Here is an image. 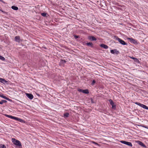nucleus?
I'll list each match as a JSON object with an SVG mask.
<instances>
[{
  "instance_id": "f03ea898",
  "label": "nucleus",
  "mask_w": 148,
  "mask_h": 148,
  "mask_svg": "<svg viewBox=\"0 0 148 148\" xmlns=\"http://www.w3.org/2000/svg\"><path fill=\"white\" fill-rule=\"evenodd\" d=\"M115 40H117L122 45H127V44L124 41L118 38L117 36H115Z\"/></svg>"
},
{
  "instance_id": "4468645a",
  "label": "nucleus",
  "mask_w": 148,
  "mask_h": 148,
  "mask_svg": "<svg viewBox=\"0 0 148 148\" xmlns=\"http://www.w3.org/2000/svg\"><path fill=\"white\" fill-rule=\"evenodd\" d=\"M142 147H146L145 145L140 141H139L137 142Z\"/></svg>"
},
{
  "instance_id": "4be33fe9",
  "label": "nucleus",
  "mask_w": 148,
  "mask_h": 148,
  "mask_svg": "<svg viewBox=\"0 0 148 148\" xmlns=\"http://www.w3.org/2000/svg\"><path fill=\"white\" fill-rule=\"evenodd\" d=\"M0 59L2 61H4L5 59L4 57L0 55Z\"/></svg>"
},
{
  "instance_id": "ddd939ff",
  "label": "nucleus",
  "mask_w": 148,
  "mask_h": 148,
  "mask_svg": "<svg viewBox=\"0 0 148 148\" xmlns=\"http://www.w3.org/2000/svg\"><path fill=\"white\" fill-rule=\"evenodd\" d=\"M100 46L101 47L106 49H108V47L107 45L104 44H101L100 45Z\"/></svg>"
},
{
  "instance_id": "72a5a7b5",
  "label": "nucleus",
  "mask_w": 148,
  "mask_h": 148,
  "mask_svg": "<svg viewBox=\"0 0 148 148\" xmlns=\"http://www.w3.org/2000/svg\"><path fill=\"white\" fill-rule=\"evenodd\" d=\"M2 95H1V94H0V97H1V96Z\"/></svg>"
},
{
  "instance_id": "a878e982",
  "label": "nucleus",
  "mask_w": 148,
  "mask_h": 148,
  "mask_svg": "<svg viewBox=\"0 0 148 148\" xmlns=\"http://www.w3.org/2000/svg\"><path fill=\"white\" fill-rule=\"evenodd\" d=\"M95 82H96L95 81V80H93L91 83V85H94L95 84Z\"/></svg>"
},
{
  "instance_id": "0eeeda50",
  "label": "nucleus",
  "mask_w": 148,
  "mask_h": 148,
  "mask_svg": "<svg viewBox=\"0 0 148 148\" xmlns=\"http://www.w3.org/2000/svg\"><path fill=\"white\" fill-rule=\"evenodd\" d=\"M5 116L8 118L14 119L16 121H17L18 119V117L11 115H8L6 114H5Z\"/></svg>"
},
{
  "instance_id": "39448f33",
  "label": "nucleus",
  "mask_w": 148,
  "mask_h": 148,
  "mask_svg": "<svg viewBox=\"0 0 148 148\" xmlns=\"http://www.w3.org/2000/svg\"><path fill=\"white\" fill-rule=\"evenodd\" d=\"M120 142L126 145H127L132 146V143L131 142H127L126 141H123V140H121L120 141Z\"/></svg>"
},
{
  "instance_id": "1a4fd4ad",
  "label": "nucleus",
  "mask_w": 148,
  "mask_h": 148,
  "mask_svg": "<svg viewBox=\"0 0 148 148\" xmlns=\"http://www.w3.org/2000/svg\"><path fill=\"white\" fill-rule=\"evenodd\" d=\"M25 95H26V96L28 98H29V99H30L31 100L32 99L34 98L33 95L32 94L26 93Z\"/></svg>"
},
{
  "instance_id": "412c9836",
  "label": "nucleus",
  "mask_w": 148,
  "mask_h": 148,
  "mask_svg": "<svg viewBox=\"0 0 148 148\" xmlns=\"http://www.w3.org/2000/svg\"><path fill=\"white\" fill-rule=\"evenodd\" d=\"M3 81H2V83L4 84H5V83H8V82L7 81L5 80L4 79H3Z\"/></svg>"
},
{
  "instance_id": "393cba45",
  "label": "nucleus",
  "mask_w": 148,
  "mask_h": 148,
  "mask_svg": "<svg viewBox=\"0 0 148 148\" xmlns=\"http://www.w3.org/2000/svg\"><path fill=\"white\" fill-rule=\"evenodd\" d=\"M41 14L43 16L45 17L46 16L47 13L45 12L42 13Z\"/></svg>"
},
{
  "instance_id": "a211bd4d",
  "label": "nucleus",
  "mask_w": 148,
  "mask_h": 148,
  "mask_svg": "<svg viewBox=\"0 0 148 148\" xmlns=\"http://www.w3.org/2000/svg\"><path fill=\"white\" fill-rule=\"evenodd\" d=\"M131 58L133 59L134 61L138 63L139 62V61L138 59L134 57H131Z\"/></svg>"
},
{
  "instance_id": "c9c22d12",
  "label": "nucleus",
  "mask_w": 148,
  "mask_h": 148,
  "mask_svg": "<svg viewBox=\"0 0 148 148\" xmlns=\"http://www.w3.org/2000/svg\"><path fill=\"white\" fill-rule=\"evenodd\" d=\"M92 102L93 103V101H92V100H91Z\"/></svg>"
},
{
  "instance_id": "c756f323",
  "label": "nucleus",
  "mask_w": 148,
  "mask_h": 148,
  "mask_svg": "<svg viewBox=\"0 0 148 148\" xmlns=\"http://www.w3.org/2000/svg\"><path fill=\"white\" fill-rule=\"evenodd\" d=\"M3 78L0 77V82L2 83V81H3Z\"/></svg>"
},
{
  "instance_id": "aec40b11",
  "label": "nucleus",
  "mask_w": 148,
  "mask_h": 148,
  "mask_svg": "<svg viewBox=\"0 0 148 148\" xmlns=\"http://www.w3.org/2000/svg\"><path fill=\"white\" fill-rule=\"evenodd\" d=\"M7 101L5 100H2L0 101V104H2L3 103H6L7 102Z\"/></svg>"
},
{
  "instance_id": "f8f14e48",
  "label": "nucleus",
  "mask_w": 148,
  "mask_h": 148,
  "mask_svg": "<svg viewBox=\"0 0 148 148\" xmlns=\"http://www.w3.org/2000/svg\"><path fill=\"white\" fill-rule=\"evenodd\" d=\"M15 41L17 42H19L20 40V37L19 36H16L14 38Z\"/></svg>"
},
{
  "instance_id": "7ed1b4c3",
  "label": "nucleus",
  "mask_w": 148,
  "mask_h": 148,
  "mask_svg": "<svg viewBox=\"0 0 148 148\" xmlns=\"http://www.w3.org/2000/svg\"><path fill=\"white\" fill-rule=\"evenodd\" d=\"M134 103L135 104L139 106L140 107L145 109L148 110V107L138 102H136Z\"/></svg>"
},
{
  "instance_id": "dca6fc26",
  "label": "nucleus",
  "mask_w": 148,
  "mask_h": 148,
  "mask_svg": "<svg viewBox=\"0 0 148 148\" xmlns=\"http://www.w3.org/2000/svg\"><path fill=\"white\" fill-rule=\"evenodd\" d=\"M17 121H18L21 122V123H25L24 121L23 120L21 119H20L18 118Z\"/></svg>"
},
{
  "instance_id": "5701e85b",
  "label": "nucleus",
  "mask_w": 148,
  "mask_h": 148,
  "mask_svg": "<svg viewBox=\"0 0 148 148\" xmlns=\"http://www.w3.org/2000/svg\"><path fill=\"white\" fill-rule=\"evenodd\" d=\"M0 148H6V147L4 145L0 144Z\"/></svg>"
},
{
  "instance_id": "6e6552de",
  "label": "nucleus",
  "mask_w": 148,
  "mask_h": 148,
  "mask_svg": "<svg viewBox=\"0 0 148 148\" xmlns=\"http://www.w3.org/2000/svg\"><path fill=\"white\" fill-rule=\"evenodd\" d=\"M78 90L79 92H82L84 93L88 94L89 93V91L88 89L82 90V89H78Z\"/></svg>"
},
{
  "instance_id": "f257e3e1",
  "label": "nucleus",
  "mask_w": 148,
  "mask_h": 148,
  "mask_svg": "<svg viewBox=\"0 0 148 148\" xmlns=\"http://www.w3.org/2000/svg\"><path fill=\"white\" fill-rule=\"evenodd\" d=\"M12 141L13 144L19 147H22V145L21 143L19 140L16 139L14 138L12 139Z\"/></svg>"
},
{
  "instance_id": "f704fd0d",
  "label": "nucleus",
  "mask_w": 148,
  "mask_h": 148,
  "mask_svg": "<svg viewBox=\"0 0 148 148\" xmlns=\"http://www.w3.org/2000/svg\"><path fill=\"white\" fill-rule=\"evenodd\" d=\"M92 102L93 103V101H92V100H91Z\"/></svg>"
},
{
  "instance_id": "6ab92c4d",
  "label": "nucleus",
  "mask_w": 148,
  "mask_h": 148,
  "mask_svg": "<svg viewBox=\"0 0 148 148\" xmlns=\"http://www.w3.org/2000/svg\"><path fill=\"white\" fill-rule=\"evenodd\" d=\"M69 115V114L68 112H66L65 113H64V118H67L68 117Z\"/></svg>"
},
{
  "instance_id": "c85d7f7f",
  "label": "nucleus",
  "mask_w": 148,
  "mask_h": 148,
  "mask_svg": "<svg viewBox=\"0 0 148 148\" xmlns=\"http://www.w3.org/2000/svg\"><path fill=\"white\" fill-rule=\"evenodd\" d=\"M1 97L5 99L6 98V96H3V95H2L1 96Z\"/></svg>"
},
{
  "instance_id": "423d86ee",
  "label": "nucleus",
  "mask_w": 148,
  "mask_h": 148,
  "mask_svg": "<svg viewBox=\"0 0 148 148\" xmlns=\"http://www.w3.org/2000/svg\"><path fill=\"white\" fill-rule=\"evenodd\" d=\"M109 101L110 104L112 106V108L114 109H115L116 108V105L114 104L112 100L111 99H110L109 100Z\"/></svg>"
},
{
  "instance_id": "2eb2a0df",
  "label": "nucleus",
  "mask_w": 148,
  "mask_h": 148,
  "mask_svg": "<svg viewBox=\"0 0 148 148\" xmlns=\"http://www.w3.org/2000/svg\"><path fill=\"white\" fill-rule=\"evenodd\" d=\"M86 45L88 46H90V47H93V43L92 42H89L87 43L86 44Z\"/></svg>"
},
{
  "instance_id": "cd10ccee",
  "label": "nucleus",
  "mask_w": 148,
  "mask_h": 148,
  "mask_svg": "<svg viewBox=\"0 0 148 148\" xmlns=\"http://www.w3.org/2000/svg\"><path fill=\"white\" fill-rule=\"evenodd\" d=\"M74 36L75 38H78L79 37V36H77V35H74Z\"/></svg>"
},
{
  "instance_id": "20e7f679",
  "label": "nucleus",
  "mask_w": 148,
  "mask_h": 148,
  "mask_svg": "<svg viewBox=\"0 0 148 148\" xmlns=\"http://www.w3.org/2000/svg\"><path fill=\"white\" fill-rule=\"evenodd\" d=\"M127 39L129 40L130 42L131 43L134 44H137V40L135 39L132 38H128Z\"/></svg>"
},
{
  "instance_id": "bb28decb",
  "label": "nucleus",
  "mask_w": 148,
  "mask_h": 148,
  "mask_svg": "<svg viewBox=\"0 0 148 148\" xmlns=\"http://www.w3.org/2000/svg\"><path fill=\"white\" fill-rule=\"evenodd\" d=\"M92 143H93L96 145H98V143L95 142H94V141H92Z\"/></svg>"
},
{
  "instance_id": "7c9ffc66",
  "label": "nucleus",
  "mask_w": 148,
  "mask_h": 148,
  "mask_svg": "<svg viewBox=\"0 0 148 148\" xmlns=\"http://www.w3.org/2000/svg\"><path fill=\"white\" fill-rule=\"evenodd\" d=\"M6 99L7 100H8V101H10L11 100L10 99L7 98V97H6V99Z\"/></svg>"
},
{
  "instance_id": "9b49d317",
  "label": "nucleus",
  "mask_w": 148,
  "mask_h": 148,
  "mask_svg": "<svg viewBox=\"0 0 148 148\" xmlns=\"http://www.w3.org/2000/svg\"><path fill=\"white\" fill-rule=\"evenodd\" d=\"M88 38L91 41H96L97 40V39L95 37L92 36H88Z\"/></svg>"
},
{
  "instance_id": "473e14b6",
  "label": "nucleus",
  "mask_w": 148,
  "mask_h": 148,
  "mask_svg": "<svg viewBox=\"0 0 148 148\" xmlns=\"http://www.w3.org/2000/svg\"><path fill=\"white\" fill-rule=\"evenodd\" d=\"M0 11L2 12H3V11L1 9V8L0 7Z\"/></svg>"
},
{
  "instance_id": "9d476101",
  "label": "nucleus",
  "mask_w": 148,
  "mask_h": 148,
  "mask_svg": "<svg viewBox=\"0 0 148 148\" xmlns=\"http://www.w3.org/2000/svg\"><path fill=\"white\" fill-rule=\"evenodd\" d=\"M111 53L113 54H114L115 53L118 54L119 53V52L116 49H114L113 50H110Z\"/></svg>"
},
{
  "instance_id": "f3484780",
  "label": "nucleus",
  "mask_w": 148,
  "mask_h": 148,
  "mask_svg": "<svg viewBox=\"0 0 148 148\" xmlns=\"http://www.w3.org/2000/svg\"><path fill=\"white\" fill-rule=\"evenodd\" d=\"M11 8L15 10H17L18 9V7L14 6H12L11 7Z\"/></svg>"
},
{
  "instance_id": "2f4dec72",
  "label": "nucleus",
  "mask_w": 148,
  "mask_h": 148,
  "mask_svg": "<svg viewBox=\"0 0 148 148\" xmlns=\"http://www.w3.org/2000/svg\"><path fill=\"white\" fill-rule=\"evenodd\" d=\"M0 1L3 3H5V2L3 0H0Z\"/></svg>"
},
{
  "instance_id": "b1692460",
  "label": "nucleus",
  "mask_w": 148,
  "mask_h": 148,
  "mask_svg": "<svg viewBox=\"0 0 148 148\" xmlns=\"http://www.w3.org/2000/svg\"><path fill=\"white\" fill-rule=\"evenodd\" d=\"M140 126L143 127L148 129V126L145 125H141Z\"/></svg>"
}]
</instances>
